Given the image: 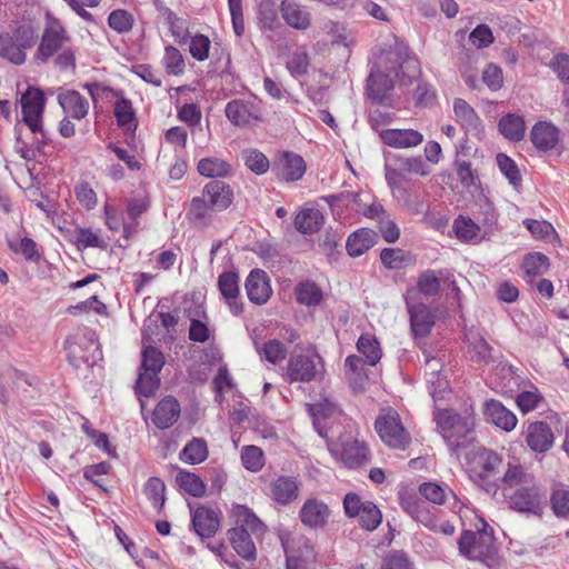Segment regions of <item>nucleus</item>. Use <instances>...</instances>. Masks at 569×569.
<instances>
[{
    "instance_id": "obj_1",
    "label": "nucleus",
    "mask_w": 569,
    "mask_h": 569,
    "mask_svg": "<svg viewBox=\"0 0 569 569\" xmlns=\"http://www.w3.org/2000/svg\"><path fill=\"white\" fill-rule=\"evenodd\" d=\"M419 74L420 66L417 59H407L402 63L397 53L385 52L371 68L367 79V94L375 102L383 103L393 89L395 79L402 86H409Z\"/></svg>"
},
{
    "instance_id": "obj_2",
    "label": "nucleus",
    "mask_w": 569,
    "mask_h": 569,
    "mask_svg": "<svg viewBox=\"0 0 569 569\" xmlns=\"http://www.w3.org/2000/svg\"><path fill=\"white\" fill-rule=\"evenodd\" d=\"M437 430L449 449L457 456L473 440L476 417L472 406L458 412L453 409H437L433 413Z\"/></svg>"
},
{
    "instance_id": "obj_3",
    "label": "nucleus",
    "mask_w": 569,
    "mask_h": 569,
    "mask_svg": "<svg viewBox=\"0 0 569 569\" xmlns=\"http://www.w3.org/2000/svg\"><path fill=\"white\" fill-rule=\"evenodd\" d=\"M325 372L323 358L315 349H307L290 355L283 379L288 383H308L322 379Z\"/></svg>"
},
{
    "instance_id": "obj_4",
    "label": "nucleus",
    "mask_w": 569,
    "mask_h": 569,
    "mask_svg": "<svg viewBox=\"0 0 569 569\" xmlns=\"http://www.w3.org/2000/svg\"><path fill=\"white\" fill-rule=\"evenodd\" d=\"M401 508L417 522L421 523L429 530L445 536H452L456 531L453 525L449 521L439 520V510L429 507L426 501L421 500L415 493H403L400 496Z\"/></svg>"
},
{
    "instance_id": "obj_5",
    "label": "nucleus",
    "mask_w": 569,
    "mask_h": 569,
    "mask_svg": "<svg viewBox=\"0 0 569 569\" xmlns=\"http://www.w3.org/2000/svg\"><path fill=\"white\" fill-rule=\"evenodd\" d=\"M22 121L34 134L39 133L41 139H37L38 149L46 144L50 139L42 126V116L44 112L46 98L42 90L28 87L27 91L20 98Z\"/></svg>"
},
{
    "instance_id": "obj_6",
    "label": "nucleus",
    "mask_w": 569,
    "mask_h": 569,
    "mask_svg": "<svg viewBox=\"0 0 569 569\" xmlns=\"http://www.w3.org/2000/svg\"><path fill=\"white\" fill-rule=\"evenodd\" d=\"M380 439L390 448L405 450L411 441L410 433L403 427L399 413L392 408L381 410L375 421Z\"/></svg>"
},
{
    "instance_id": "obj_7",
    "label": "nucleus",
    "mask_w": 569,
    "mask_h": 569,
    "mask_svg": "<svg viewBox=\"0 0 569 569\" xmlns=\"http://www.w3.org/2000/svg\"><path fill=\"white\" fill-rule=\"evenodd\" d=\"M458 547L460 553L469 559L480 560L489 568L499 566L492 539L486 533L467 530L459 538Z\"/></svg>"
},
{
    "instance_id": "obj_8",
    "label": "nucleus",
    "mask_w": 569,
    "mask_h": 569,
    "mask_svg": "<svg viewBox=\"0 0 569 569\" xmlns=\"http://www.w3.org/2000/svg\"><path fill=\"white\" fill-rule=\"evenodd\" d=\"M70 40L67 30L62 23L54 17L48 14L47 23L34 54V59L41 63H47L50 58L59 52L64 43Z\"/></svg>"
},
{
    "instance_id": "obj_9",
    "label": "nucleus",
    "mask_w": 569,
    "mask_h": 569,
    "mask_svg": "<svg viewBox=\"0 0 569 569\" xmlns=\"http://www.w3.org/2000/svg\"><path fill=\"white\" fill-rule=\"evenodd\" d=\"M522 437L528 448L537 453L545 455L555 445V433L546 421L529 422L522 431Z\"/></svg>"
},
{
    "instance_id": "obj_10",
    "label": "nucleus",
    "mask_w": 569,
    "mask_h": 569,
    "mask_svg": "<svg viewBox=\"0 0 569 569\" xmlns=\"http://www.w3.org/2000/svg\"><path fill=\"white\" fill-rule=\"evenodd\" d=\"M545 493L535 482L518 488L509 498L510 508L519 512L540 513Z\"/></svg>"
},
{
    "instance_id": "obj_11",
    "label": "nucleus",
    "mask_w": 569,
    "mask_h": 569,
    "mask_svg": "<svg viewBox=\"0 0 569 569\" xmlns=\"http://www.w3.org/2000/svg\"><path fill=\"white\" fill-rule=\"evenodd\" d=\"M224 113L227 119L237 127H248L261 119V110L250 100L234 99L227 103Z\"/></svg>"
},
{
    "instance_id": "obj_12",
    "label": "nucleus",
    "mask_w": 569,
    "mask_h": 569,
    "mask_svg": "<svg viewBox=\"0 0 569 569\" xmlns=\"http://www.w3.org/2000/svg\"><path fill=\"white\" fill-rule=\"evenodd\" d=\"M277 177L286 182L300 180L306 173L307 166L301 156L295 152L286 151L273 164Z\"/></svg>"
},
{
    "instance_id": "obj_13",
    "label": "nucleus",
    "mask_w": 569,
    "mask_h": 569,
    "mask_svg": "<svg viewBox=\"0 0 569 569\" xmlns=\"http://www.w3.org/2000/svg\"><path fill=\"white\" fill-rule=\"evenodd\" d=\"M329 517V507L317 498L307 499L299 511L300 521L310 529L323 528L328 523Z\"/></svg>"
},
{
    "instance_id": "obj_14",
    "label": "nucleus",
    "mask_w": 569,
    "mask_h": 569,
    "mask_svg": "<svg viewBox=\"0 0 569 569\" xmlns=\"http://www.w3.org/2000/svg\"><path fill=\"white\" fill-rule=\"evenodd\" d=\"M230 516L234 522L231 529L251 531L256 539H260L267 532V526L244 505H233Z\"/></svg>"
},
{
    "instance_id": "obj_15",
    "label": "nucleus",
    "mask_w": 569,
    "mask_h": 569,
    "mask_svg": "<svg viewBox=\"0 0 569 569\" xmlns=\"http://www.w3.org/2000/svg\"><path fill=\"white\" fill-rule=\"evenodd\" d=\"M483 416L487 422L507 432L513 430L518 422L516 415L495 399H489L483 403Z\"/></svg>"
},
{
    "instance_id": "obj_16",
    "label": "nucleus",
    "mask_w": 569,
    "mask_h": 569,
    "mask_svg": "<svg viewBox=\"0 0 569 569\" xmlns=\"http://www.w3.org/2000/svg\"><path fill=\"white\" fill-rule=\"evenodd\" d=\"M300 482L295 477L279 476L269 485V493L273 501L288 506L299 496Z\"/></svg>"
},
{
    "instance_id": "obj_17",
    "label": "nucleus",
    "mask_w": 569,
    "mask_h": 569,
    "mask_svg": "<svg viewBox=\"0 0 569 569\" xmlns=\"http://www.w3.org/2000/svg\"><path fill=\"white\" fill-rule=\"evenodd\" d=\"M379 136L385 144L396 149L413 148L423 141V134L415 129H383Z\"/></svg>"
},
{
    "instance_id": "obj_18",
    "label": "nucleus",
    "mask_w": 569,
    "mask_h": 569,
    "mask_svg": "<svg viewBox=\"0 0 569 569\" xmlns=\"http://www.w3.org/2000/svg\"><path fill=\"white\" fill-rule=\"evenodd\" d=\"M180 412L179 401L172 396H167L157 403L151 420L157 428L168 429L178 421Z\"/></svg>"
},
{
    "instance_id": "obj_19",
    "label": "nucleus",
    "mask_w": 569,
    "mask_h": 569,
    "mask_svg": "<svg viewBox=\"0 0 569 569\" xmlns=\"http://www.w3.org/2000/svg\"><path fill=\"white\" fill-rule=\"evenodd\" d=\"M192 527L201 538H210L216 535L220 527L219 512L209 507H198L192 512Z\"/></svg>"
},
{
    "instance_id": "obj_20",
    "label": "nucleus",
    "mask_w": 569,
    "mask_h": 569,
    "mask_svg": "<svg viewBox=\"0 0 569 569\" xmlns=\"http://www.w3.org/2000/svg\"><path fill=\"white\" fill-rule=\"evenodd\" d=\"M246 290L251 302L266 303L272 292L267 273L260 269L250 271L246 280Z\"/></svg>"
},
{
    "instance_id": "obj_21",
    "label": "nucleus",
    "mask_w": 569,
    "mask_h": 569,
    "mask_svg": "<svg viewBox=\"0 0 569 569\" xmlns=\"http://www.w3.org/2000/svg\"><path fill=\"white\" fill-rule=\"evenodd\" d=\"M218 288L228 303L230 311L238 316L243 311V305L239 300V277L234 272H223L218 278Z\"/></svg>"
},
{
    "instance_id": "obj_22",
    "label": "nucleus",
    "mask_w": 569,
    "mask_h": 569,
    "mask_svg": "<svg viewBox=\"0 0 569 569\" xmlns=\"http://www.w3.org/2000/svg\"><path fill=\"white\" fill-rule=\"evenodd\" d=\"M410 315V326L416 337L428 336L435 326V316L425 303L410 305L407 302Z\"/></svg>"
},
{
    "instance_id": "obj_23",
    "label": "nucleus",
    "mask_w": 569,
    "mask_h": 569,
    "mask_svg": "<svg viewBox=\"0 0 569 569\" xmlns=\"http://www.w3.org/2000/svg\"><path fill=\"white\" fill-rule=\"evenodd\" d=\"M202 196L216 211L227 209L233 200L232 189L228 183L221 180L208 182L202 190Z\"/></svg>"
},
{
    "instance_id": "obj_24",
    "label": "nucleus",
    "mask_w": 569,
    "mask_h": 569,
    "mask_svg": "<svg viewBox=\"0 0 569 569\" xmlns=\"http://www.w3.org/2000/svg\"><path fill=\"white\" fill-rule=\"evenodd\" d=\"M229 542L239 557L247 561L257 559V547L254 536L244 529H229L227 531Z\"/></svg>"
},
{
    "instance_id": "obj_25",
    "label": "nucleus",
    "mask_w": 569,
    "mask_h": 569,
    "mask_svg": "<svg viewBox=\"0 0 569 569\" xmlns=\"http://www.w3.org/2000/svg\"><path fill=\"white\" fill-rule=\"evenodd\" d=\"M559 129L551 122H537L530 132V139L533 146L540 151L553 149L559 141Z\"/></svg>"
},
{
    "instance_id": "obj_26",
    "label": "nucleus",
    "mask_w": 569,
    "mask_h": 569,
    "mask_svg": "<svg viewBox=\"0 0 569 569\" xmlns=\"http://www.w3.org/2000/svg\"><path fill=\"white\" fill-rule=\"evenodd\" d=\"M280 12L288 26L297 30H307L311 24L309 11L292 0H282Z\"/></svg>"
},
{
    "instance_id": "obj_27",
    "label": "nucleus",
    "mask_w": 569,
    "mask_h": 569,
    "mask_svg": "<svg viewBox=\"0 0 569 569\" xmlns=\"http://www.w3.org/2000/svg\"><path fill=\"white\" fill-rule=\"evenodd\" d=\"M308 412L312 417L313 427L321 437L328 436V420L338 413L337 406L328 399L308 405Z\"/></svg>"
},
{
    "instance_id": "obj_28",
    "label": "nucleus",
    "mask_w": 569,
    "mask_h": 569,
    "mask_svg": "<svg viewBox=\"0 0 569 569\" xmlns=\"http://www.w3.org/2000/svg\"><path fill=\"white\" fill-rule=\"evenodd\" d=\"M58 102L71 118L81 120L89 112V101L78 91L68 90L58 96Z\"/></svg>"
},
{
    "instance_id": "obj_29",
    "label": "nucleus",
    "mask_w": 569,
    "mask_h": 569,
    "mask_svg": "<svg viewBox=\"0 0 569 569\" xmlns=\"http://www.w3.org/2000/svg\"><path fill=\"white\" fill-rule=\"evenodd\" d=\"M7 378L11 381V389L19 398L20 402H26L27 400L33 398V396L30 393V388L36 389L37 387V380L34 377L12 368L8 370Z\"/></svg>"
},
{
    "instance_id": "obj_30",
    "label": "nucleus",
    "mask_w": 569,
    "mask_h": 569,
    "mask_svg": "<svg viewBox=\"0 0 569 569\" xmlns=\"http://www.w3.org/2000/svg\"><path fill=\"white\" fill-rule=\"evenodd\" d=\"M323 223L325 217L317 208H305L295 218L296 229L303 234L318 232Z\"/></svg>"
},
{
    "instance_id": "obj_31",
    "label": "nucleus",
    "mask_w": 569,
    "mask_h": 569,
    "mask_svg": "<svg viewBox=\"0 0 569 569\" xmlns=\"http://www.w3.org/2000/svg\"><path fill=\"white\" fill-rule=\"evenodd\" d=\"M377 234L370 229H359L351 233L347 240V252L351 257H359L367 252L376 242Z\"/></svg>"
},
{
    "instance_id": "obj_32",
    "label": "nucleus",
    "mask_w": 569,
    "mask_h": 569,
    "mask_svg": "<svg viewBox=\"0 0 569 569\" xmlns=\"http://www.w3.org/2000/svg\"><path fill=\"white\" fill-rule=\"evenodd\" d=\"M367 446L357 440L343 443L340 459L349 468L359 467L368 461Z\"/></svg>"
},
{
    "instance_id": "obj_33",
    "label": "nucleus",
    "mask_w": 569,
    "mask_h": 569,
    "mask_svg": "<svg viewBox=\"0 0 569 569\" xmlns=\"http://www.w3.org/2000/svg\"><path fill=\"white\" fill-rule=\"evenodd\" d=\"M476 463L480 467V477L487 478L492 476L502 462L501 457L485 447L473 449Z\"/></svg>"
},
{
    "instance_id": "obj_34",
    "label": "nucleus",
    "mask_w": 569,
    "mask_h": 569,
    "mask_svg": "<svg viewBox=\"0 0 569 569\" xmlns=\"http://www.w3.org/2000/svg\"><path fill=\"white\" fill-rule=\"evenodd\" d=\"M453 112L457 122L467 131H476L480 126V118L473 108L463 99L457 98L453 101Z\"/></svg>"
},
{
    "instance_id": "obj_35",
    "label": "nucleus",
    "mask_w": 569,
    "mask_h": 569,
    "mask_svg": "<svg viewBox=\"0 0 569 569\" xmlns=\"http://www.w3.org/2000/svg\"><path fill=\"white\" fill-rule=\"evenodd\" d=\"M295 296L298 303L307 307L319 306L323 298L321 288L310 280L298 283L295 288Z\"/></svg>"
},
{
    "instance_id": "obj_36",
    "label": "nucleus",
    "mask_w": 569,
    "mask_h": 569,
    "mask_svg": "<svg viewBox=\"0 0 569 569\" xmlns=\"http://www.w3.org/2000/svg\"><path fill=\"white\" fill-rule=\"evenodd\" d=\"M216 211L208 200L201 196V197H194L191 202L188 210V219L197 227H204L207 226L211 220V213Z\"/></svg>"
},
{
    "instance_id": "obj_37",
    "label": "nucleus",
    "mask_w": 569,
    "mask_h": 569,
    "mask_svg": "<svg viewBox=\"0 0 569 569\" xmlns=\"http://www.w3.org/2000/svg\"><path fill=\"white\" fill-rule=\"evenodd\" d=\"M357 349L363 356L365 362L369 366H376L381 357L382 350L375 336L365 333L357 341Z\"/></svg>"
},
{
    "instance_id": "obj_38",
    "label": "nucleus",
    "mask_w": 569,
    "mask_h": 569,
    "mask_svg": "<svg viewBox=\"0 0 569 569\" xmlns=\"http://www.w3.org/2000/svg\"><path fill=\"white\" fill-rule=\"evenodd\" d=\"M113 113L117 119V123L126 131H134L138 127L137 118L132 103L127 98H120L113 108Z\"/></svg>"
},
{
    "instance_id": "obj_39",
    "label": "nucleus",
    "mask_w": 569,
    "mask_h": 569,
    "mask_svg": "<svg viewBox=\"0 0 569 569\" xmlns=\"http://www.w3.org/2000/svg\"><path fill=\"white\" fill-rule=\"evenodd\" d=\"M197 169L201 176L207 178L229 177L232 174L231 164L216 157L201 159L198 162Z\"/></svg>"
},
{
    "instance_id": "obj_40",
    "label": "nucleus",
    "mask_w": 569,
    "mask_h": 569,
    "mask_svg": "<svg viewBox=\"0 0 569 569\" xmlns=\"http://www.w3.org/2000/svg\"><path fill=\"white\" fill-rule=\"evenodd\" d=\"M499 130L511 141H520L525 137V121L520 116L509 113L499 121Z\"/></svg>"
},
{
    "instance_id": "obj_41",
    "label": "nucleus",
    "mask_w": 569,
    "mask_h": 569,
    "mask_svg": "<svg viewBox=\"0 0 569 569\" xmlns=\"http://www.w3.org/2000/svg\"><path fill=\"white\" fill-rule=\"evenodd\" d=\"M502 481L510 488L518 486L525 487L527 485H532V482H535V478L522 465L518 462H508V468L502 477Z\"/></svg>"
},
{
    "instance_id": "obj_42",
    "label": "nucleus",
    "mask_w": 569,
    "mask_h": 569,
    "mask_svg": "<svg viewBox=\"0 0 569 569\" xmlns=\"http://www.w3.org/2000/svg\"><path fill=\"white\" fill-rule=\"evenodd\" d=\"M419 493L433 505H443L448 497L456 499L455 492L448 486L436 482H423L419 486Z\"/></svg>"
},
{
    "instance_id": "obj_43",
    "label": "nucleus",
    "mask_w": 569,
    "mask_h": 569,
    "mask_svg": "<svg viewBox=\"0 0 569 569\" xmlns=\"http://www.w3.org/2000/svg\"><path fill=\"white\" fill-rule=\"evenodd\" d=\"M74 243L78 249H106L108 246L107 241L100 236L99 231H93L91 228L83 227H77L74 229Z\"/></svg>"
},
{
    "instance_id": "obj_44",
    "label": "nucleus",
    "mask_w": 569,
    "mask_h": 569,
    "mask_svg": "<svg viewBox=\"0 0 569 569\" xmlns=\"http://www.w3.org/2000/svg\"><path fill=\"white\" fill-rule=\"evenodd\" d=\"M367 365L365 359L351 355L348 356L345 361V367L349 373V380L355 390H362L363 385L367 380V376L363 372V366Z\"/></svg>"
},
{
    "instance_id": "obj_45",
    "label": "nucleus",
    "mask_w": 569,
    "mask_h": 569,
    "mask_svg": "<svg viewBox=\"0 0 569 569\" xmlns=\"http://www.w3.org/2000/svg\"><path fill=\"white\" fill-rule=\"evenodd\" d=\"M443 277L442 270H426L423 271L417 281V288L420 293L428 296V297H435L440 291V280Z\"/></svg>"
},
{
    "instance_id": "obj_46",
    "label": "nucleus",
    "mask_w": 569,
    "mask_h": 569,
    "mask_svg": "<svg viewBox=\"0 0 569 569\" xmlns=\"http://www.w3.org/2000/svg\"><path fill=\"white\" fill-rule=\"evenodd\" d=\"M208 457V447L204 440L193 438L180 452V459L187 463L196 465Z\"/></svg>"
},
{
    "instance_id": "obj_47",
    "label": "nucleus",
    "mask_w": 569,
    "mask_h": 569,
    "mask_svg": "<svg viewBox=\"0 0 569 569\" xmlns=\"http://www.w3.org/2000/svg\"><path fill=\"white\" fill-rule=\"evenodd\" d=\"M143 493L158 511L162 510L166 502V485L160 478H149L143 487Z\"/></svg>"
},
{
    "instance_id": "obj_48",
    "label": "nucleus",
    "mask_w": 569,
    "mask_h": 569,
    "mask_svg": "<svg viewBox=\"0 0 569 569\" xmlns=\"http://www.w3.org/2000/svg\"><path fill=\"white\" fill-rule=\"evenodd\" d=\"M176 481L180 488L192 497H202L206 493V485L196 473L180 470Z\"/></svg>"
},
{
    "instance_id": "obj_49",
    "label": "nucleus",
    "mask_w": 569,
    "mask_h": 569,
    "mask_svg": "<svg viewBox=\"0 0 569 569\" xmlns=\"http://www.w3.org/2000/svg\"><path fill=\"white\" fill-rule=\"evenodd\" d=\"M164 365L163 353L156 347L148 346L141 352L140 370L159 373Z\"/></svg>"
},
{
    "instance_id": "obj_50",
    "label": "nucleus",
    "mask_w": 569,
    "mask_h": 569,
    "mask_svg": "<svg viewBox=\"0 0 569 569\" xmlns=\"http://www.w3.org/2000/svg\"><path fill=\"white\" fill-rule=\"evenodd\" d=\"M0 56L14 64L26 61L24 49L10 37H0Z\"/></svg>"
},
{
    "instance_id": "obj_51",
    "label": "nucleus",
    "mask_w": 569,
    "mask_h": 569,
    "mask_svg": "<svg viewBox=\"0 0 569 569\" xmlns=\"http://www.w3.org/2000/svg\"><path fill=\"white\" fill-rule=\"evenodd\" d=\"M241 461L247 470L258 472L264 466L263 451L257 446H244L241 449Z\"/></svg>"
},
{
    "instance_id": "obj_52",
    "label": "nucleus",
    "mask_w": 569,
    "mask_h": 569,
    "mask_svg": "<svg viewBox=\"0 0 569 569\" xmlns=\"http://www.w3.org/2000/svg\"><path fill=\"white\" fill-rule=\"evenodd\" d=\"M357 518L361 528L373 531L380 526L382 513L373 502L367 501V507L362 508Z\"/></svg>"
},
{
    "instance_id": "obj_53",
    "label": "nucleus",
    "mask_w": 569,
    "mask_h": 569,
    "mask_svg": "<svg viewBox=\"0 0 569 569\" xmlns=\"http://www.w3.org/2000/svg\"><path fill=\"white\" fill-rule=\"evenodd\" d=\"M159 373H154L153 376L150 371L140 370L134 389L139 396L149 398L156 393V391L159 389Z\"/></svg>"
},
{
    "instance_id": "obj_54",
    "label": "nucleus",
    "mask_w": 569,
    "mask_h": 569,
    "mask_svg": "<svg viewBox=\"0 0 569 569\" xmlns=\"http://www.w3.org/2000/svg\"><path fill=\"white\" fill-rule=\"evenodd\" d=\"M380 259L383 266L390 270L400 269L410 260L409 254L399 248H385L380 253Z\"/></svg>"
},
{
    "instance_id": "obj_55",
    "label": "nucleus",
    "mask_w": 569,
    "mask_h": 569,
    "mask_svg": "<svg viewBox=\"0 0 569 569\" xmlns=\"http://www.w3.org/2000/svg\"><path fill=\"white\" fill-rule=\"evenodd\" d=\"M163 66L169 74L179 76L184 71V59L173 46L164 48Z\"/></svg>"
},
{
    "instance_id": "obj_56",
    "label": "nucleus",
    "mask_w": 569,
    "mask_h": 569,
    "mask_svg": "<svg viewBox=\"0 0 569 569\" xmlns=\"http://www.w3.org/2000/svg\"><path fill=\"white\" fill-rule=\"evenodd\" d=\"M133 17L123 9L113 10L108 17L109 27L118 33H127L133 27Z\"/></svg>"
},
{
    "instance_id": "obj_57",
    "label": "nucleus",
    "mask_w": 569,
    "mask_h": 569,
    "mask_svg": "<svg viewBox=\"0 0 569 569\" xmlns=\"http://www.w3.org/2000/svg\"><path fill=\"white\" fill-rule=\"evenodd\" d=\"M550 267L549 258L540 252H533L526 256L523 268L529 276H540L548 271Z\"/></svg>"
},
{
    "instance_id": "obj_58",
    "label": "nucleus",
    "mask_w": 569,
    "mask_h": 569,
    "mask_svg": "<svg viewBox=\"0 0 569 569\" xmlns=\"http://www.w3.org/2000/svg\"><path fill=\"white\" fill-rule=\"evenodd\" d=\"M496 160L500 171L508 181L513 187H519L521 184V176L516 162L505 153H498Z\"/></svg>"
},
{
    "instance_id": "obj_59",
    "label": "nucleus",
    "mask_w": 569,
    "mask_h": 569,
    "mask_svg": "<svg viewBox=\"0 0 569 569\" xmlns=\"http://www.w3.org/2000/svg\"><path fill=\"white\" fill-rule=\"evenodd\" d=\"M261 357L267 361L277 365L280 363L287 357V349L283 343L277 339L267 341L262 349L259 350Z\"/></svg>"
},
{
    "instance_id": "obj_60",
    "label": "nucleus",
    "mask_w": 569,
    "mask_h": 569,
    "mask_svg": "<svg viewBox=\"0 0 569 569\" xmlns=\"http://www.w3.org/2000/svg\"><path fill=\"white\" fill-rule=\"evenodd\" d=\"M246 166L256 174H263L268 171L270 163L268 158L257 149L243 152Z\"/></svg>"
},
{
    "instance_id": "obj_61",
    "label": "nucleus",
    "mask_w": 569,
    "mask_h": 569,
    "mask_svg": "<svg viewBox=\"0 0 569 569\" xmlns=\"http://www.w3.org/2000/svg\"><path fill=\"white\" fill-rule=\"evenodd\" d=\"M453 229L457 237L463 241H472L478 238L479 227L470 219L459 217L453 222Z\"/></svg>"
},
{
    "instance_id": "obj_62",
    "label": "nucleus",
    "mask_w": 569,
    "mask_h": 569,
    "mask_svg": "<svg viewBox=\"0 0 569 569\" xmlns=\"http://www.w3.org/2000/svg\"><path fill=\"white\" fill-rule=\"evenodd\" d=\"M550 503L557 517H567L569 515V490L563 487L555 489L550 496Z\"/></svg>"
},
{
    "instance_id": "obj_63",
    "label": "nucleus",
    "mask_w": 569,
    "mask_h": 569,
    "mask_svg": "<svg viewBox=\"0 0 569 569\" xmlns=\"http://www.w3.org/2000/svg\"><path fill=\"white\" fill-rule=\"evenodd\" d=\"M309 56L305 50L295 51L287 61L290 74L298 78L308 72Z\"/></svg>"
},
{
    "instance_id": "obj_64",
    "label": "nucleus",
    "mask_w": 569,
    "mask_h": 569,
    "mask_svg": "<svg viewBox=\"0 0 569 569\" xmlns=\"http://www.w3.org/2000/svg\"><path fill=\"white\" fill-rule=\"evenodd\" d=\"M393 161L406 174H420L426 176L428 171L425 169V163L420 157H401L396 156Z\"/></svg>"
}]
</instances>
